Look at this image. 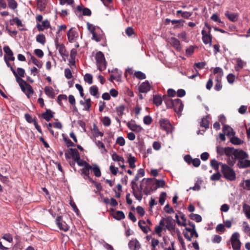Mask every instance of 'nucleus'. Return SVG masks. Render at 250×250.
<instances>
[{"label":"nucleus","mask_w":250,"mask_h":250,"mask_svg":"<svg viewBox=\"0 0 250 250\" xmlns=\"http://www.w3.org/2000/svg\"><path fill=\"white\" fill-rule=\"evenodd\" d=\"M180 14H181V16L182 18L184 19H188L192 15V13L188 12H184L181 10L176 11L177 15H178Z\"/></svg>","instance_id":"72a5a7b5"},{"label":"nucleus","mask_w":250,"mask_h":250,"mask_svg":"<svg viewBox=\"0 0 250 250\" xmlns=\"http://www.w3.org/2000/svg\"><path fill=\"white\" fill-rule=\"evenodd\" d=\"M102 123L105 126H108L111 124V120L108 117L105 116L102 120Z\"/></svg>","instance_id":"4d7b16f0"},{"label":"nucleus","mask_w":250,"mask_h":250,"mask_svg":"<svg viewBox=\"0 0 250 250\" xmlns=\"http://www.w3.org/2000/svg\"><path fill=\"white\" fill-rule=\"evenodd\" d=\"M209 115H207L202 119L201 121L200 122V125L201 127H204L207 129L209 127V121L208 120Z\"/></svg>","instance_id":"a211bd4d"},{"label":"nucleus","mask_w":250,"mask_h":250,"mask_svg":"<svg viewBox=\"0 0 250 250\" xmlns=\"http://www.w3.org/2000/svg\"><path fill=\"white\" fill-rule=\"evenodd\" d=\"M167 197V193L166 192H162L160 194L159 202L161 205H163L166 200Z\"/></svg>","instance_id":"8fccbe9b"},{"label":"nucleus","mask_w":250,"mask_h":250,"mask_svg":"<svg viewBox=\"0 0 250 250\" xmlns=\"http://www.w3.org/2000/svg\"><path fill=\"white\" fill-rule=\"evenodd\" d=\"M63 140L66 143V146L67 147H73L75 146V145L74 143H73L70 139H69L67 137H65L63 134Z\"/></svg>","instance_id":"37998d69"},{"label":"nucleus","mask_w":250,"mask_h":250,"mask_svg":"<svg viewBox=\"0 0 250 250\" xmlns=\"http://www.w3.org/2000/svg\"><path fill=\"white\" fill-rule=\"evenodd\" d=\"M159 123L161 127L165 130H168L171 127V124L167 119H161Z\"/></svg>","instance_id":"2eb2a0df"},{"label":"nucleus","mask_w":250,"mask_h":250,"mask_svg":"<svg viewBox=\"0 0 250 250\" xmlns=\"http://www.w3.org/2000/svg\"><path fill=\"white\" fill-rule=\"evenodd\" d=\"M25 86H26V89H27L25 94H26V96L27 97V98H30V96L34 94V91L33 89L32 88V87L31 86V85H30L27 83V84H25Z\"/></svg>","instance_id":"f704fd0d"},{"label":"nucleus","mask_w":250,"mask_h":250,"mask_svg":"<svg viewBox=\"0 0 250 250\" xmlns=\"http://www.w3.org/2000/svg\"><path fill=\"white\" fill-rule=\"evenodd\" d=\"M64 75L67 79H70L72 77V72L69 68H66L64 69Z\"/></svg>","instance_id":"0e129e2a"},{"label":"nucleus","mask_w":250,"mask_h":250,"mask_svg":"<svg viewBox=\"0 0 250 250\" xmlns=\"http://www.w3.org/2000/svg\"><path fill=\"white\" fill-rule=\"evenodd\" d=\"M69 150L70 151V155L73 159L75 161L80 157V155L78 151L75 148H69Z\"/></svg>","instance_id":"a878e982"},{"label":"nucleus","mask_w":250,"mask_h":250,"mask_svg":"<svg viewBox=\"0 0 250 250\" xmlns=\"http://www.w3.org/2000/svg\"><path fill=\"white\" fill-rule=\"evenodd\" d=\"M116 143L120 146H124L125 145V139L123 137L120 136L117 138Z\"/></svg>","instance_id":"338daca9"},{"label":"nucleus","mask_w":250,"mask_h":250,"mask_svg":"<svg viewBox=\"0 0 250 250\" xmlns=\"http://www.w3.org/2000/svg\"><path fill=\"white\" fill-rule=\"evenodd\" d=\"M150 89V85L148 81L142 83L139 86V90L141 93H146Z\"/></svg>","instance_id":"9d476101"},{"label":"nucleus","mask_w":250,"mask_h":250,"mask_svg":"<svg viewBox=\"0 0 250 250\" xmlns=\"http://www.w3.org/2000/svg\"><path fill=\"white\" fill-rule=\"evenodd\" d=\"M189 216L191 219L198 223L201 222L202 220L201 216L198 214L191 213Z\"/></svg>","instance_id":"ea45409f"},{"label":"nucleus","mask_w":250,"mask_h":250,"mask_svg":"<svg viewBox=\"0 0 250 250\" xmlns=\"http://www.w3.org/2000/svg\"><path fill=\"white\" fill-rule=\"evenodd\" d=\"M54 112L49 109H47L46 111L42 114V117L47 122H49L50 119L54 117Z\"/></svg>","instance_id":"f3484780"},{"label":"nucleus","mask_w":250,"mask_h":250,"mask_svg":"<svg viewBox=\"0 0 250 250\" xmlns=\"http://www.w3.org/2000/svg\"><path fill=\"white\" fill-rule=\"evenodd\" d=\"M156 187L158 188H163L165 186L166 182L163 179H155Z\"/></svg>","instance_id":"5fc2aeb1"},{"label":"nucleus","mask_w":250,"mask_h":250,"mask_svg":"<svg viewBox=\"0 0 250 250\" xmlns=\"http://www.w3.org/2000/svg\"><path fill=\"white\" fill-rule=\"evenodd\" d=\"M142 223H143V224H145L146 222L145 221H141V220L139 221L138 222V226H139V227L140 228L141 230L145 233L147 234L148 233V230L147 229V228L146 227H145V226L142 225Z\"/></svg>","instance_id":"6e6d98bb"},{"label":"nucleus","mask_w":250,"mask_h":250,"mask_svg":"<svg viewBox=\"0 0 250 250\" xmlns=\"http://www.w3.org/2000/svg\"><path fill=\"white\" fill-rule=\"evenodd\" d=\"M166 228L169 231H174L175 229V224L174 222L172 221V218L170 216H168L166 218Z\"/></svg>","instance_id":"9b49d317"},{"label":"nucleus","mask_w":250,"mask_h":250,"mask_svg":"<svg viewBox=\"0 0 250 250\" xmlns=\"http://www.w3.org/2000/svg\"><path fill=\"white\" fill-rule=\"evenodd\" d=\"M55 44L57 49H58L59 53L61 56L63 58L64 57H67L68 56V52H67L65 47L63 44H60L58 42V37L55 39Z\"/></svg>","instance_id":"20e7f679"},{"label":"nucleus","mask_w":250,"mask_h":250,"mask_svg":"<svg viewBox=\"0 0 250 250\" xmlns=\"http://www.w3.org/2000/svg\"><path fill=\"white\" fill-rule=\"evenodd\" d=\"M143 188L142 184H140L139 186L135 187V193L133 192V190H132V193L135 198L138 200L139 201H141L143 198V194L142 192H143Z\"/></svg>","instance_id":"0eeeda50"},{"label":"nucleus","mask_w":250,"mask_h":250,"mask_svg":"<svg viewBox=\"0 0 250 250\" xmlns=\"http://www.w3.org/2000/svg\"><path fill=\"white\" fill-rule=\"evenodd\" d=\"M243 208L246 217L250 219V206L245 203L243 204Z\"/></svg>","instance_id":"58836bf2"},{"label":"nucleus","mask_w":250,"mask_h":250,"mask_svg":"<svg viewBox=\"0 0 250 250\" xmlns=\"http://www.w3.org/2000/svg\"><path fill=\"white\" fill-rule=\"evenodd\" d=\"M231 244L233 250H240L241 245L240 241L239 242H238V241L231 242Z\"/></svg>","instance_id":"680f3d73"},{"label":"nucleus","mask_w":250,"mask_h":250,"mask_svg":"<svg viewBox=\"0 0 250 250\" xmlns=\"http://www.w3.org/2000/svg\"><path fill=\"white\" fill-rule=\"evenodd\" d=\"M92 169L93 170L94 175L96 177H99L101 176V172L99 166L96 164H93Z\"/></svg>","instance_id":"2f4dec72"},{"label":"nucleus","mask_w":250,"mask_h":250,"mask_svg":"<svg viewBox=\"0 0 250 250\" xmlns=\"http://www.w3.org/2000/svg\"><path fill=\"white\" fill-rule=\"evenodd\" d=\"M46 0H38L37 1V7L38 9L41 11H43L46 5Z\"/></svg>","instance_id":"bb28decb"},{"label":"nucleus","mask_w":250,"mask_h":250,"mask_svg":"<svg viewBox=\"0 0 250 250\" xmlns=\"http://www.w3.org/2000/svg\"><path fill=\"white\" fill-rule=\"evenodd\" d=\"M95 59L98 66V69L102 71L106 69V61L104 53L99 51L96 54Z\"/></svg>","instance_id":"f03ea898"},{"label":"nucleus","mask_w":250,"mask_h":250,"mask_svg":"<svg viewBox=\"0 0 250 250\" xmlns=\"http://www.w3.org/2000/svg\"><path fill=\"white\" fill-rule=\"evenodd\" d=\"M201 33L202 35V40L203 42L205 44L209 43V45L211 46L212 44L211 42L212 37L210 33H207L204 30L202 31Z\"/></svg>","instance_id":"1a4fd4ad"},{"label":"nucleus","mask_w":250,"mask_h":250,"mask_svg":"<svg viewBox=\"0 0 250 250\" xmlns=\"http://www.w3.org/2000/svg\"><path fill=\"white\" fill-rule=\"evenodd\" d=\"M67 36L69 42H72L74 39L78 37V33L77 32L73 30V28L70 29L67 33Z\"/></svg>","instance_id":"4468645a"},{"label":"nucleus","mask_w":250,"mask_h":250,"mask_svg":"<svg viewBox=\"0 0 250 250\" xmlns=\"http://www.w3.org/2000/svg\"><path fill=\"white\" fill-rule=\"evenodd\" d=\"M113 217L116 220H121L125 218V215L123 211L118 210L116 211L115 214L113 215Z\"/></svg>","instance_id":"c85d7f7f"},{"label":"nucleus","mask_w":250,"mask_h":250,"mask_svg":"<svg viewBox=\"0 0 250 250\" xmlns=\"http://www.w3.org/2000/svg\"><path fill=\"white\" fill-rule=\"evenodd\" d=\"M62 216H58L56 219L55 222L57 227L61 229L64 231H67L69 229V227L66 224L65 222L63 224L62 221Z\"/></svg>","instance_id":"6e6552de"},{"label":"nucleus","mask_w":250,"mask_h":250,"mask_svg":"<svg viewBox=\"0 0 250 250\" xmlns=\"http://www.w3.org/2000/svg\"><path fill=\"white\" fill-rule=\"evenodd\" d=\"M127 126L131 131L136 133H140L143 130V128L140 125L135 124V122L133 120H131L127 123Z\"/></svg>","instance_id":"423d86ee"},{"label":"nucleus","mask_w":250,"mask_h":250,"mask_svg":"<svg viewBox=\"0 0 250 250\" xmlns=\"http://www.w3.org/2000/svg\"><path fill=\"white\" fill-rule=\"evenodd\" d=\"M239 233L238 232H235L233 233L230 238L231 242L237 241L238 242H239V241H240L239 239Z\"/></svg>","instance_id":"3c124183"},{"label":"nucleus","mask_w":250,"mask_h":250,"mask_svg":"<svg viewBox=\"0 0 250 250\" xmlns=\"http://www.w3.org/2000/svg\"><path fill=\"white\" fill-rule=\"evenodd\" d=\"M185 21L184 20L180 19V20H172L171 21V22L172 24H175L177 23V24L175 25L174 26V29H177L180 28L181 26H183V23L185 22Z\"/></svg>","instance_id":"b1692460"},{"label":"nucleus","mask_w":250,"mask_h":250,"mask_svg":"<svg viewBox=\"0 0 250 250\" xmlns=\"http://www.w3.org/2000/svg\"><path fill=\"white\" fill-rule=\"evenodd\" d=\"M67 96L64 94H60L57 97V103L60 105H62V100H67Z\"/></svg>","instance_id":"bf43d9fd"},{"label":"nucleus","mask_w":250,"mask_h":250,"mask_svg":"<svg viewBox=\"0 0 250 250\" xmlns=\"http://www.w3.org/2000/svg\"><path fill=\"white\" fill-rule=\"evenodd\" d=\"M9 7L12 9L15 10L18 7V3L15 0H7Z\"/></svg>","instance_id":"c03bdc74"},{"label":"nucleus","mask_w":250,"mask_h":250,"mask_svg":"<svg viewBox=\"0 0 250 250\" xmlns=\"http://www.w3.org/2000/svg\"><path fill=\"white\" fill-rule=\"evenodd\" d=\"M10 23L11 25H14V23H16L18 26H23V24H22L21 21L18 17H15L10 20Z\"/></svg>","instance_id":"c9c22d12"},{"label":"nucleus","mask_w":250,"mask_h":250,"mask_svg":"<svg viewBox=\"0 0 250 250\" xmlns=\"http://www.w3.org/2000/svg\"><path fill=\"white\" fill-rule=\"evenodd\" d=\"M92 167L89 165H86L85 167L80 169L81 174H83L85 177H88L89 175V170L92 169Z\"/></svg>","instance_id":"412c9836"},{"label":"nucleus","mask_w":250,"mask_h":250,"mask_svg":"<svg viewBox=\"0 0 250 250\" xmlns=\"http://www.w3.org/2000/svg\"><path fill=\"white\" fill-rule=\"evenodd\" d=\"M144 123L146 125H149L152 122V118L149 115H146L143 119Z\"/></svg>","instance_id":"052dcab7"},{"label":"nucleus","mask_w":250,"mask_h":250,"mask_svg":"<svg viewBox=\"0 0 250 250\" xmlns=\"http://www.w3.org/2000/svg\"><path fill=\"white\" fill-rule=\"evenodd\" d=\"M95 27H92V30L91 31V34L92 35V37L91 38V39L92 40L96 41L97 42H99L101 40V38L97 36L96 32H95Z\"/></svg>","instance_id":"de8ad7c7"},{"label":"nucleus","mask_w":250,"mask_h":250,"mask_svg":"<svg viewBox=\"0 0 250 250\" xmlns=\"http://www.w3.org/2000/svg\"><path fill=\"white\" fill-rule=\"evenodd\" d=\"M112 158L114 161L122 162L123 163L125 162L124 158L118 155L115 152H114L112 155Z\"/></svg>","instance_id":"a19ab883"},{"label":"nucleus","mask_w":250,"mask_h":250,"mask_svg":"<svg viewBox=\"0 0 250 250\" xmlns=\"http://www.w3.org/2000/svg\"><path fill=\"white\" fill-rule=\"evenodd\" d=\"M162 102V97L160 95H153V102L157 106L161 105Z\"/></svg>","instance_id":"5701e85b"},{"label":"nucleus","mask_w":250,"mask_h":250,"mask_svg":"<svg viewBox=\"0 0 250 250\" xmlns=\"http://www.w3.org/2000/svg\"><path fill=\"white\" fill-rule=\"evenodd\" d=\"M36 41L42 44H44L46 40L44 35L43 34H40L36 37Z\"/></svg>","instance_id":"79ce46f5"},{"label":"nucleus","mask_w":250,"mask_h":250,"mask_svg":"<svg viewBox=\"0 0 250 250\" xmlns=\"http://www.w3.org/2000/svg\"><path fill=\"white\" fill-rule=\"evenodd\" d=\"M31 60L32 62L38 68H41L42 67V64L34 56L31 55Z\"/></svg>","instance_id":"09e8293b"},{"label":"nucleus","mask_w":250,"mask_h":250,"mask_svg":"<svg viewBox=\"0 0 250 250\" xmlns=\"http://www.w3.org/2000/svg\"><path fill=\"white\" fill-rule=\"evenodd\" d=\"M237 166L240 168H243L250 167V160L243 159L242 160L239 161L237 163Z\"/></svg>","instance_id":"6ab92c4d"},{"label":"nucleus","mask_w":250,"mask_h":250,"mask_svg":"<svg viewBox=\"0 0 250 250\" xmlns=\"http://www.w3.org/2000/svg\"><path fill=\"white\" fill-rule=\"evenodd\" d=\"M24 117L26 121L30 124L33 123L36 120V118H33L28 113L25 114Z\"/></svg>","instance_id":"e2e57ef3"},{"label":"nucleus","mask_w":250,"mask_h":250,"mask_svg":"<svg viewBox=\"0 0 250 250\" xmlns=\"http://www.w3.org/2000/svg\"><path fill=\"white\" fill-rule=\"evenodd\" d=\"M139 178H140L139 175L137 174L135 175L134 179L132 180L131 182V188L132 190H133L134 193H135V187H138V184L136 183V182L139 180Z\"/></svg>","instance_id":"4c0bfd02"},{"label":"nucleus","mask_w":250,"mask_h":250,"mask_svg":"<svg viewBox=\"0 0 250 250\" xmlns=\"http://www.w3.org/2000/svg\"><path fill=\"white\" fill-rule=\"evenodd\" d=\"M75 162H76V163L79 166L85 167L86 165H89V164L87 162L81 159L80 157H79V159L75 160Z\"/></svg>","instance_id":"69168bd1"},{"label":"nucleus","mask_w":250,"mask_h":250,"mask_svg":"<svg viewBox=\"0 0 250 250\" xmlns=\"http://www.w3.org/2000/svg\"><path fill=\"white\" fill-rule=\"evenodd\" d=\"M128 247L130 250H139L141 248V245L137 239H135L129 242Z\"/></svg>","instance_id":"ddd939ff"},{"label":"nucleus","mask_w":250,"mask_h":250,"mask_svg":"<svg viewBox=\"0 0 250 250\" xmlns=\"http://www.w3.org/2000/svg\"><path fill=\"white\" fill-rule=\"evenodd\" d=\"M44 91L46 95L49 98L53 99L55 96V93L52 87L45 86Z\"/></svg>","instance_id":"aec40b11"},{"label":"nucleus","mask_w":250,"mask_h":250,"mask_svg":"<svg viewBox=\"0 0 250 250\" xmlns=\"http://www.w3.org/2000/svg\"><path fill=\"white\" fill-rule=\"evenodd\" d=\"M227 163L230 166H233L235 164L236 160L234 159V156H228V158L227 160Z\"/></svg>","instance_id":"13d9d810"},{"label":"nucleus","mask_w":250,"mask_h":250,"mask_svg":"<svg viewBox=\"0 0 250 250\" xmlns=\"http://www.w3.org/2000/svg\"><path fill=\"white\" fill-rule=\"evenodd\" d=\"M13 75L15 77L16 82L19 83L20 85V83H24V84H27V82L22 79V77H21L18 76L16 71L13 72Z\"/></svg>","instance_id":"e433bc0d"},{"label":"nucleus","mask_w":250,"mask_h":250,"mask_svg":"<svg viewBox=\"0 0 250 250\" xmlns=\"http://www.w3.org/2000/svg\"><path fill=\"white\" fill-rule=\"evenodd\" d=\"M170 44L177 51H180L181 49V46L180 41L174 37L170 38Z\"/></svg>","instance_id":"f8f14e48"},{"label":"nucleus","mask_w":250,"mask_h":250,"mask_svg":"<svg viewBox=\"0 0 250 250\" xmlns=\"http://www.w3.org/2000/svg\"><path fill=\"white\" fill-rule=\"evenodd\" d=\"M230 142L235 145H240L243 144L244 141L237 137L233 136L230 138Z\"/></svg>","instance_id":"c756f323"},{"label":"nucleus","mask_w":250,"mask_h":250,"mask_svg":"<svg viewBox=\"0 0 250 250\" xmlns=\"http://www.w3.org/2000/svg\"><path fill=\"white\" fill-rule=\"evenodd\" d=\"M234 159L239 161L249 158L248 154L242 149H235L234 152Z\"/></svg>","instance_id":"39448f33"},{"label":"nucleus","mask_w":250,"mask_h":250,"mask_svg":"<svg viewBox=\"0 0 250 250\" xmlns=\"http://www.w3.org/2000/svg\"><path fill=\"white\" fill-rule=\"evenodd\" d=\"M134 75L136 78L139 80H144L146 78L145 74L140 71H136Z\"/></svg>","instance_id":"a18cd8bd"},{"label":"nucleus","mask_w":250,"mask_h":250,"mask_svg":"<svg viewBox=\"0 0 250 250\" xmlns=\"http://www.w3.org/2000/svg\"><path fill=\"white\" fill-rule=\"evenodd\" d=\"M221 172L227 180L232 181L236 179V173L234 169L227 164H222Z\"/></svg>","instance_id":"f257e3e1"},{"label":"nucleus","mask_w":250,"mask_h":250,"mask_svg":"<svg viewBox=\"0 0 250 250\" xmlns=\"http://www.w3.org/2000/svg\"><path fill=\"white\" fill-rule=\"evenodd\" d=\"M3 51L8 56L13 55V52L8 46H4L3 47Z\"/></svg>","instance_id":"774afa93"},{"label":"nucleus","mask_w":250,"mask_h":250,"mask_svg":"<svg viewBox=\"0 0 250 250\" xmlns=\"http://www.w3.org/2000/svg\"><path fill=\"white\" fill-rule=\"evenodd\" d=\"M235 148L233 147H226L224 150V154L227 156H233Z\"/></svg>","instance_id":"473e14b6"},{"label":"nucleus","mask_w":250,"mask_h":250,"mask_svg":"<svg viewBox=\"0 0 250 250\" xmlns=\"http://www.w3.org/2000/svg\"><path fill=\"white\" fill-rule=\"evenodd\" d=\"M184 104L182 100L180 99L177 98L174 99L173 106L172 108L174 111L179 115L181 116L182 112L183 110Z\"/></svg>","instance_id":"7ed1b4c3"},{"label":"nucleus","mask_w":250,"mask_h":250,"mask_svg":"<svg viewBox=\"0 0 250 250\" xmlns=\"http://www.w3.org/2000/svg\"><path fill=\"white\" fill-rule=\"evenodd\" d=\"M221 177V174L217 171L216 173H214L210 176V180L213 181H218L220 179Z\"/></svg>","instance_id":"603ef678"},{"label":"nucleus","mask_w":250,"mask_h":250,"mask_svg":"<svg viewBox=\"0 0 250 250\" xmlns=\"http://www.w3.org/2000/svg\"><path fill=\"white\" fill-rule=\"evenodd\" d=\"M76 11L79 12L83 11V16H90L92 14L91 10L89 8L86 7L83 8V7L80 5L77 6L76 10H75L76 14H77Z\"/></svg>","instance_id":"dca6fc26"},{"label":"nucleus","mask_w":250,"mask_h":250,"mask_svg":"<svg viewBox=\"0 0 250 250\" xmlns=\"http://www.w3.org/2000/svg\"><path fill=\"white\" fill-rule=\"evenodd\" d=\"M89 92L91 95L97 98L99 97L98 88L96 85H92L89 88Z\"/></svg>","instance_id":"393cba45"},{"label":"nucleus","mask_w":250,"mask_h":250,"mask_svg":"<svg viewBox=\"0 0 250 250\" xmlns=\"http://www.w3.org/2000/svg\"><path fill=\"white\" fill-rule=\"evenodd\" d=\"M222 164H223L221 162H218L214 159L210 161V166L213 169L216 171L219 170V165L222 166Z\"/></svg>","instance_id":"cd10ccee"},{"label":"nucleus","mask_w":250,"mask_h":250,"mask_svg":"<svg viewBox=\"0 0 250 250\" xmlns=\"http://www.w3.org/2000/svg\"><path fill=\"white\" fill-rule=\"evenodd\" d=\"M225 16L231 21L235 22L237 21L238 15L236 13H229L227 11L225 13Z\"/></svg>","instance_id":"4be33fe9"},{"label":"nucleus","mask_w":250,"mask_h":250,"mask_svg":"<svg viewBox=\"0 0 250 250\" xmlns=\"http://www.w3.org/2000/svg\"><path fill=\"white\" fill-rule=\"evenodd\" d=\"M84 80L88 84H91L93 83V76L91 74L86 73L84 76Z\"/></svg>","instance_id":"49530a36"},{"label":"nucleus","mask_w":250,"mask_h":250,"mask_svg":"<svg viewBox=\"0 0 250 250\" xmlns=\"http://www.w3.org/2000/svg\"><path fill=\"white\" fill-rule=\"evenodd\" d=\"M125 106L124 105H120L116 107V110L118 113V115L122 116L124 114V111L125 110Z\"/></svg>","instance_id":"864d4df0"},{"label":"nucleus","mask_w":250,"mask_h":250,"mask_svg":"<svg viewBox=\"0 0 250 250\" xmlns=\"http://www.w3.org/2000/svg\"><path fill=\"white\" fill-rule=\"evenodd\" d=\"M127 162L129 164V167L131 168H134L135 167V162L136 159L135 158L131 155V154L129 155V157L128 158Z\"/></svg>","instance_id":"7c9ffc66"}]
</instances>
